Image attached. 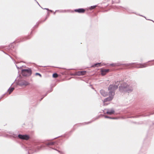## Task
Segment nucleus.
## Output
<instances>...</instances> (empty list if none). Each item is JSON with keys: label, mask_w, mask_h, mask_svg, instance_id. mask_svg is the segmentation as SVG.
I'll return each instance as SVG.
<instances>
[{"label": "nucleus", "mask_w": 154, "mask_h": 154, "mask_svg": "<svg viewBox=\"0 0 154 154\" xmlns=\"http://www.w3.org/2000/svg\"><path fill=\"white\" fill-rule=\"evenodd\" d=\"M66 10H56L55 12H62L63 13L66 12Z\"/></svg>", "instance_id": "nucleus-21"}, {"label": "nucleus", "mask_w": 154, "mask_h": 154, "mask_svg": "<svg viewBox=\"0 0 154 154\" xmlns=\"http://www.w3.org/2000/svg\"><path fill=\"white\" fill-rule=\"evenodd\" d=\"M49 11H51V12H52V10H49Z\"/></svg>", "instance_id": "nucleus-39"}, {"label": "nucleus", "mask_w": 154, "mask_h": 154, "mask_svg": "<svg viewBox=\"0 0 154 154\" xmlns=\"http://www.w3.org/2000/svg\"><path fill=\"white\" fill-rule=\"evenodd\" d=\"M47 14H48V15H49V12H48V13H47Z\"/></svg>", "instance_id": "nucleus-40"}, {"label": "nucleus", "mask_w": 154, "mask_h": 154, "mask_svg": "<svg viewBox=\"0 0 154 154\" xmlns=\"http://www.w3.org/2000/svg\"><path fill=\"white\" fill-rule=\"evenodd\" d=\"M32 32H31V34H31V33H32Z\"/></svg>", "instance_id": "nucleus-46"}, {"label": "nucleus", "mask_w": 154, "mask_h": 154, "mask_svg": "<svg viewBox=\"0 0 154 154\" xmlns=\"http://www.w3.org/2000/svg\"><path fill=\"white\" fill-rule=\"evenodd\" d=\"M18 84L21 86H26L29 84V83L25 80H23L22 81H19L18 82Z\"/></svg>", "instance_id": "nucleus-7"}, {"label": "nucleus", "mask_w": 154, "mask_h": 154, "mask_svg": "<svg viewBox=\"0 0 154 154\" xmlns=\"http://www.w3.org/2000/svg\"><path fill=\"white\" fill-rule=\"evenodd\" d=\"M44 98V97H42L40 99V101H41V100H42Z\"/></svg>", "instance_id": "nucleus-36"}, {"label": "nucleus", "mask_w": 154, "mask_h": 154, "mask_svg": "<svg viewBox=\"0 0 154 154\" xmlns=\"http://www.w3.org/2000/svg\"><path fill=\"white\" fill-rule=\"evenodd\" d=\"M97 6V5H96L91 6L90 7L89 9L90 10L93 9H94Z\"/></svg>", "instance_id": "nucleus-23"}, {"label": "nucleus", "mask_w": 154, "mask_h": 154, "mask_svg": "<svg viewBox=\"0 0 154 154\" xmlns=\"http://www.w3.org/2000/svg\"><path fill=\"white\" fill-rule=\"evenodd\" d=\"M74 11L75 12H78L79 13H84L85 11V9L83 8H80L78 9H75Z\"/></svg>", "instance_id": "nucleus-9"}, {"label": "nucleus", "mask_w": 154, "mask_h": 154, "mask_svg": "<svg viewBox=\"0 0 154 154\" xmlns=\"http://www.w3.org/2000/svg\"><path fill=\"white\" fill-rule=\"evenodd\" d=\"M35 75H39L40 77H42V75L39 73H35Z\"/></svg>", "instance_id": "nucleus-28"}, {"label": "nucleus", "mask_w": 154, "mask_h": 154, "mask_svg": "<svg viewBox=\"0 0 154 154\" xmlns=\"http://www.w3.org/2000/svg\"><path fill=\"white\" fill-rule=\"evenodd\" d=\"M120 83V81H117L115 82V84L116 85L113 84L109 85L108 88V90L109 91L108 94L114 96L115 91L118 88V85Z\"/></svg>", "instance_id": "nucleus-3"}, {"label": "nucleus", "mask_w": 154, "mask_h": 154, "mask_svg": "<svg viewBox=\"0 0 154 154\" xmlns=\"http://www.w3.org/2000/svg\"><path fill=\"white\" fill-rule=\"evenodd\" d=\"M60 137V136H59V137H55L54 138H57V137Z\"/></svg>", "instance_id": "nucleus-41"}, {"label": "nucleus", "mask_w": 154, "mask_h": 154, "mask_svg": "<svg viewBox=\"0 0 154 154\" xmlns=\"http://www.w3.org/2000/svg\"><path fill=\"white\" fill-rule=\"evenodd\" d=\"M35 1H36V0H34Z\"/></svg>", "instance_id": "nucleus-47"}, {"label": "nucleus", "mask_w": 154, "mask_h": 154, "mask_svg": "<svg viewBox=\"0 0 154 154\" xmlns=\"http://www.w3.org/2000/svg\"><path fill=\"white\" fill-rule=\"evenodd\" d=\"M21 73L24 76H30L32 74V71L31 68L28 69H22L21 70Z\"/></svg>", "instance_id": "nucleus-4"}, {"label": "nucleus", "mask_w": 154, "mask_h": 154, "mask_svg": "<svg viewBox=\"0 0 154 154\" xmlns=\"http://www.w3.org/2000/svg\"><path fill=\"white\" fill-rule=\"evenodd\" d=\"M30 38L26 37V39H29Z\"/></svg>", "instance_id": "nucleus-38"}, {"label": "nucleus", "mask_w": 154, "mask_h": 154, "mask_svg": "<svg viewBox=\"0 0 154 154\" xmlns=\"http://www.w3.org/2000/svg\"><path fill=\"white\" fill-rule=\"evenodd\" d=\"M86 72V71H78L76 73L75 75H84Z\"/></svg>", "instance_id": "nucleus-13"}, {"label": "nucleus", "mask_w": 154, "mask_h": 154, "mask_svg": "<svg viewBox=\"0 0 154 154\" xmlns=\"http://www.w3.org/2000/svg\"><path fill=\"white\" fill-rule=\"evenodd\" d=\"M30 125H31V126H30V128H32L33 126V125H32V123H30Z\"/></svg>", "instance_id": "nucleus-34"}, {"label": "nucleus", "mask_w": 154, "mask_h": 154, "mask_svg": "<svg viewBox=\"0 0 154 154\" xmlns=\"http://www.w3.org/2000/svg\"><path fill=\"white\" fill-rule=\"evenodd\" d=\"M43 9H44L46 10H47L48 11H49V9H48V8H43Z\"/></svg>", "instance_id": "nucleus-33"}, {"label": "nucleus", "mask_w": 154, "mask_h": 154, "mask_svg": "<svg viewBox=\"0 0 154 154\" xmlns=\"http://www.w3.org/2000/svg\"><path fill=\"white\" fill-rule=\"evenodd\" d=\"M115 112V111L113 110H108L106 112V114L109 115H112Z\"/></svg>", "instance_id": "nucleus-14"}, {"label": "nucleus", "mask_w": 154, "mask_h": 154, "mask_svg": "<svg viewBox=\"0 0 154 154\" xmlns=\"http://www.w3.org/2000/svg\"><path fill=\"white\" fill-rule=\"evenodd\" d=\"M139 15H140V16H141L143 17V16L142 15H140V14H139Z\"/></svg>", "instance_id": "nucleus-44"}, {"label": "nucleus", "mask_w": 154, "mask_h": 154, "mask_svg": "<svg viewBox=\"0 0 154 154\" xmlns=\"http://www.w3.org/2000/svg\"><path fill=\"white\" fill-rule=\"evenodd\" d=\"M58 75L56 73H54L53 74L52 77L54 78H56L58 77Z\"/></svg>", "instance_id": "nucleus-20"}, {"label": "nucleus", "mask_w": 154, "mask_h": 154, "mask_svg": "<svg viewBox=\"0 0 154 154\" xmlns=\"http://www.w3.org/2000/svg\"><path fill=\"white\" fill-rule=\"evenodd\" d=\"M6 94V93L4 94H3L1 97H0V100L2 99L4 96V95Z\"/></svg>", "instance_id": "nucleus-31"}, {"label": "nucleus", "mask_w": 154, "mask_h": 154, "mask_svg": "<svg viewBox=\"0 0 154 154\" xmlns=\"http://www.w3.org/2000/svg\"><path fill=\"white\" fill-rule=\"evenodd\" d=\"M14 89V88L13 87H11V86L8 89V91H9V93L10 94Z\"/></svg>", "instance_id": "nucleus-15"}, {"label": "nucleus", "mask_w": 154, "mask_h": 154, "mask_svg": "<svg viewBox=\"0 0 154 154\" xmlns=\"http://www.w3.org/2000/svg\"><path fill=\"white\" fill-rule=\"evenodd\" d=\"M134 89L133 85L131 84L128 85L126 82L122 81L119 87V91L121 93L127 92L129 93L132 92Z\"/></svg>", "instance_id": "nucleus-2"}, {"label": "nucleus", "mask_w": 154, "mask_h": 154, "mask_svg": "<svg viewBox=\"0 0 154 154\" xmlns=\"http://www.w3.org/2000/svg\"><path fill=\"white\" fill-rule=\"evenodd\" d=\"M108 94L109 97L104 99L103 101L104 103L111 101L113 98L114 96L110 94Z\"/></svg>", "instance_id": "nucleus-8"}, {"label": "nucleus", "mask_w": 154, "mask_h": 154, "mask_svg": "<svg viewBox=\"0 0 154 154\" xmlns=\"http://www.w3.org/2000/svg\"><path fill=\"white\" fill-rule=\"evenodd\" d=\"M16 66L17 68L18 69V70L19 69H21L22 68V67H23V66H20V67H19L17 65H16Z\"/></svg>", "instance_id": "nucleus-27"}, {"label": "nucleus", "mask_w": 154, "mask_h": 154, "mask_svg": "<svg viewBox=\"0 0 154 154\" xmlns=\"http://www.w3.org/2000/svg\"><path fill=\"white\" fill-rule=\"evenodd\" d=\"M131 63H128V64H123L121 63L120 62H118L116 63H112L109 65L112 66H118L121 65H124L126 66H129V65L131 64Z\"/></svg>", "instance_id": "nucleus-6"}, {"label": "nucleus", "mask_w": 154, "mask_h": 154, "mask_svg": "<svg viewBox=\"0 0 154 154\" xmlns=\"http://www.w3.org/2000/svg\"><path fill=\"white\" fill-rule=\"evenodd\" d=\"M91 67H98V66H97V63H95L93 65H92L91 66Z\"/></svg>", "instance_id": "nucleus-25"}, {"label": "nucleus", "mask_w": 154, "mask_h": 154, "mask_svg": "<svg viewBox=\"0 0 154 154\" xmlns=\"http://www.w3.org/2000/svg\"><path fill=\"white\" fill-rule=\"evenodd\" d=\"M154 114V112L153 113H149V115H145V116H150V115H153V114Z\"/></svg>", "instance_id": "nucleus-32"}, {"label": "nucleus", "mask_w": 154, "mask_h": 154, "mask_svg": "<svg viewBox=\"0 0 154 154\" xmlns=\"http://www.w3.org/2000/svg\"><path fill=\"white\" fill-rule=\"evenodd\" d=\"M94 121V120H92V121H91L90 122H85L82 123V124H81L82 125H85L88 124H89L91 123L92 122Z\"/></svg>", "instance_id": "nucleus-17"}, {"label": "nucleus", "mask_w": 154, "mask_h": 154, "mask_svg": "<svg viewBox=\"0 0 154 154\" xmlns=\"http://www.w3.org/2000/svg\"><path fill=\"white\" fill-rule=\"evenodd\" d=\"M100 94L104 97L107 96L108 94V93L107 92L105 91L103 89L100 91Z\"/></svg>", "instance_id": "nucleus-12"}, {"label": "nucleus", "mask_w": 154, "mask_h": 154, "mask_svg": "<svg viewBox=\"0 0 154 154\" xmlns=\"http://www.w3.org/2000/svg\"><path fill=\"white\" fill-rule=\"evenodd\" d=\"M143 149H141L140 151V154H144L146 153V152H145L144 153L143 152Z\"/></svg>", "instance_id": "nucleus-29"}, {"label": "nucleus", "mask_w": 154, "mask_h": 154, "mask_svg": "<svg viewBox=\"0 0 154 154\" xmlns=\"http://www.w3.org/2000/svg\"><path fill=\"white\" fill-rule=\"evenodd\" d=\"M55 12H55V11L54 12V14H55Z\"/></svg>", "instance_id": "nucleus-42"}, {"label": "nucleus", "mask_w": 154, "mask_h": 154, "mask_svg": "<svg viewBox=\"0 0 154 154\" xmlns=\"http://www.w3.org/2000/svg\"><path fill=\"white\" fill-rule=\"evenodd\" d=\"M151 62H149V64H148V66H151L154 65V63Z\"/></svg>", "instance_id": "nucleus-26"}, {"label": "nucleus", "mask_w": 154, "mask_h": 154, "mask_svg": "<svg viewBox=\"0 0 154 154\" xmlns=\"http://www.w3.org/2000/svg\"><path fill=\"white\" fill-rule=\"evenodd\" d=\"M154 62V60H150V61H148V62Z\"/></svg>", "instance_id": "nucleus-35"}, {"label": "nucleus", "mask_w": 154, "mask_h": 154, "mask_svg": "<svg viewBox=\"0 0 154 154\" xmlns=\"http://www.w3.org/2000/svg\"><path fill=\"white\" fill-rule=\"evenodd\" d=\"M104 117L105 118H108V119H116L115 118H114V117H110L109 116H104Z\"/></svg>", "instance_id": "nucleus-22"}, {"label": "nucleus", "mask_w": 154, "mask_h": 154, "mask_svg": "<svg viewBox=\"0 0 154 154\" xmlns=\"http://www.w3.org/2000/svg\"><path fill=\"white\" fill-rule=\"evenodd\" d=\"M125 9L128 11V12L129 13H134L133 12V11L131 10L129 8H126Z\"/></svg>", "instance_id": "nucleus-18"}, {"label": "nucleus", "mask_w": 154, "mask_h": 154, "mask_svg": "<svg viewBox=\"0 0 154 154\" xmlns=\"http://www.w3.org/2000/svg\"><path fill=\"white\" fill-rule=\"evenodd\" d=\"M5 137L13 139L16 137L22 140H29L31 141L32 146L34 147L39 145L40 143L39 140L31 139L30 135H4Z\"/></svg>", "instance_id": "nucleus-1"}, {"label": "nucleus", "mask_w": 154, "mask_h": 154, "mask_svg": "<svg viewBox=\"0 0 154 154\" xmlns=\"http://www.w3.org/2000/svg\"><path fill=\"white\" fill-rule=\"evenodd\" d=\"M52 90H53L52 89V88H51V90L48 91H47V93L45 94L43 97H45L47 95L48 93L52 91Z\"/></svg>", "instance_id": "nucleus-24"}, {"label": "nucleus", "mask_w": 154, "mask_h": 154, "mask_svg": "<svg viewBox=\"0 0 154 154\" xmlns=\"http://www.w3.org/2000/svg\"><path fill=\"white\" fill-rule=\"evenodd\" d=\"M35 1L36 2H37V4H38V5L40 6V5L39 4V3H38V2H37V1L36 0V1Z\"/></svg>", "instance_id": "nucleus-37"}, {"label": "nucleus", "mask_w": 154, "mask_h": 154, "mask_svg": "<svg viewBox=\"0 0 154 154\" xmlns=\"http://www.w3.org/2000/svg\"><path fill=\"white\" fill-rule=\"evenodd\" d=\"M55 143V142H50L47 143V144L48 146L52 145H54Z\"/></svg>", "instance_id": "nucleus-16"}, {"label": "nucleus", "mask_w": 154, "mask_h": 154, "mask_svg": "<svg viewBox=\"0 0 154 154\" xmlns=\"http://www.w3.org/2000/svg\"><path fill=\"white\" fill-rule=\"evenodd\" d=\"M109 71V69H101V72L102 75H104L106 73L108 72Z\"/></svg>", "instance_id": "nucleus-10"}, {"label": "nucleus", "mask_w": 154, "mask_h": 154, "mask_svg": "<svg viewBox=\"0 0 154 154\" xmlns=\"http://www.w3.org/2000/svg\"><path fill=\"white\" fill-rule=\"evenodd\" d=\"M97 63V66H98L99 67H100L103 66H104L105 65V64L103 63L102 64H101V63Z\"/></svg>", "instance_id": "nucleus-19"}, {"label": "nucleus", "mask_w": 154, "mask_h": 154, "mask_svg": "<svg viewBox=\"0 0 154 154\" xmlns=\"http://www.w3.org/2000/svg\"><path fill=\"white\" fill-rule=\"evenodd\" d=\"M53 149L59 152L60 153H61V154H62L63 153V152H62V151H61L60 150H57V149Z\"/></svg>", "instance_id": "nucleus-30"}, {"label": "nucleus", "mask_w": 154, "mask_h": 154, "mask_svg": "<svg viewBox=\"0 0 154 154\" xmlns=\"http://www.w3.org/2000/svg\"><path fill=\"white\" fill-rule=\"evenodd\" d=\"M98 119V118H96L95 119V120H96V119Z\"/></svg>", "instance_id": "nucleus-45"}, {"label": "nucleus", "mask_w": 154, "mask_h": 154, "mask_svg": "<svg viewBox=\"0 0 154 154\" xmlns=\"http://www.w3.org/2000/svg\"><path fill=\"white\" fill-rule=\"evenodd\" d=\"M148 63V62H147L144 63H142V64H140V63L138 64L136 63H131L132 64L129 65V66L131 65H132L134 64H135V65H140V66H138V67H136L137 68H143L146 67L148 66V65L147 63Z\"/></svg>", "instance_id": "nucleus-5"}, {"label": "nucleus", "mask_w": 154, "mask_h": 154, "mask_svg": "<svg viewBox=\"0 0 154 154\" xmlns=\"http://www.w3.org/2000/svg\"><path fill=\"white\" fill-rule=\"evenodd\" d=\"M9 134H11V135H29V134H22L21 132H19V131H16L15 133L13 132H10L9 133Z\"/></svg>", "instance_id": "nucleus-11"}, {"label": "nucleus", "mask_w": 154, "mask_h": 154, "mask_svg": "<svg viewBox=\"0 0 154 154\" xmlns=\"http://www.w3.org/2000/svg\"><path fill=\"white\" fill-rule=\"evenodd\" d=\"M139 116H138L136 117H139Z\"/></svg>", "instance_id": "nucleus-43"}]
</instances>
